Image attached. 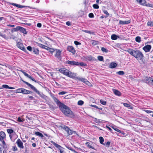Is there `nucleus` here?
<instances>
[{
	"mask_svg": "<svg viewBox=\"0 0 153 153\" xmlns=\"http://www.w3.org/2000/svg\"><path fill=\"white\" fill-rule=\"evenodd\" d=\"M126 51L137 59L142 60L144 58L143 54L139 50L136 49L134 50L132 49L129 48L126 50Z\"/></svg>",
	"mask_w": 153,
	"mask_h": 153,
	"instance_id": "nucleus-1",
	"label": "nucleus"
},
{
	"mask_svg": "<svg viewBox=\"0 0 153 153\" xmlns=\"http://www.w3.org/2000/svg\"><path fill=\"white\" fill-rule=\"evenodd\" d=\"M59 108L65 115L71 118L74 117L75 115L73 112L66 105L63 104Z\"/></svg>",
	"mask_w": 153,
	"mask_h": 153,
	"instance_id": "nucleus-2",
	"label": "nucleus"
},
{
	"mask_svg": "<svg viewBox=\"0 0 153 153\" xmlns=\"http://www.w3.org/2000/svg\"><path fill=\"white\" fill-rule=\"evenodd\" d=\"M23 82L27 85L28 86L30 87L31 89L36 94L39 95L40 97L42 98H44L45 95L42 93H40V92L37 90V89L29 83L26 81L23 80Z\"/></svg>",
	"mask_w": 153,
	"mask_h": 153,
	"instance_id": "nucleus-3",
	"label": "nucleus"
},
{
	"mask_svg": "<svg viewBox=\"0 0 153 153\" xmlns=\"http://www.w3.org/2000/svg\"><path fill=\"white\" fill-rule=\"evenodd\" d=\"M15 92L16 93H21L24 94H28L32 93L31 91L27 90L24 88H19L15 91Z\"/></svg>",
	"mask_w": 153,
	"mask_h": 153,
	"instance_id": "nucleus-4",
	"label": "nucleus"
},
{
	"mask_svg": "<svg viewBox=\"0 0 153 153\" xmlns=\"http://www.w3.org/2000/svg\"><path fill=\"white\" fill-rule=\"evenodd\" d=\"M51 143L54 146L57 148L59 150L60 153H66V151L67 150L66 149L60 146L53 141H52Z\"/></svg>",
	"mask_w": 153,
	"mask_h": 153,
	"instance_id": "nucleus-5",
	"label": "nucleus"
},
{
	"mask_svg": "<svg viewBox=\"0 0 153 153\" xmlns=\"http://www.w3.org/2000/svg\"><path fill=\"white\" fill-rule=\"evenodd\" d=\"M144 81L146 83L149 85H153V77H146Z\"/></svg>",
	"mask_w": 153,
	"mask_h": 153,
	"instance_id": "nucleus-6",
	"label": "nucleus"
},
{
	"mask_svg": "<svg viewBox=\"0 0 153 153\" xmlns=\"http://www.w3.org/2000/svg\"><path fill=\"white\" fill-rule=\"evenodd\" d=\"M7 4H11L12 5L15 6L18 8H22L24 7H28L29 8H30V6H23L21 5L20 4H17L16 3H10L9 2H7Z\"/></svg>",
	"mask_w": 153,
	"mask_h": 153,
	"instance_id": "nucleus-7",
	"label": "nucleus"
},
{
	"mask_svg": "<svg viewBox=\"0 0 153 153\" xmlns=\"http://www.w3.org/2000/svg\"><path fill=\"white\" fill-rule=\"evenodd\" d=\"M66 63L70 65L79 66V62L74 61L67 60L66 62Z\"/></svg>",
	"mask_w": 153,
	"mask_h": 153,
	"instance_id": "nucleus-8",
	"label": "nucleus"
},
{
	"mask_svg": "<svg viewBox=\"0 0 153 153\" xmlns=\"http://www.w3.org/2000/svg\"><path fill=\"white\" fill-rule=\"evenodd\" d=\"M59 71L61 73L66 76H67L69 71L65 68H60L59 70Z\"/></svg>",
	"mask_w": 153,
	"mask_h": 153,
	"instance_id": "nucleus-9",
	"label": "nucleus"
},
{
	"mask_svg": "<svg viewBox=\"0 0 153 153\" xmlns=\"http://www.w3.org/2000/svg\"><path fill=\"white\" fill-rule=\"evenodd\" d=\"M67 50L70 52H71L73 55L76 53V51L74 48L71 46H68L67 48Z\"/></svg>",
	"mask_w": 153,
	"mask_h": 153,
	"instance_id": "nucleus-10",
	"label": "nucleus"
},
{
	"mask_svg": "<svg viewBox=\"0 0 153 153\" xmlns=\"http://www.w3.org/2000/svg\"><path fill=\"white\" fill-rule=\"evenodd\" d=\"M17 46L24 51L26 52L27 51V50L24 47L22 43L20 42H18L17 44Z\"/></svg>",
	"mask_w": 153,
	"mask_h": 153,
	"instance_id": "nucleus-11",
	"label": "nucleus"
},
{
	"mask_svg": "<svg viewBox=\"0 0 153 153\" xmlns=\"http://www.w3.org/2000/svg\"><path fill=\"white\" fill-rule=\"evenodd\" d=\"M16 143L18 145V147L21 149H23L24 148V146L23 145V143L19 139H17L16 142Z\"/></svg>",
	"mask_w": 153,
	"mask_h": 153,
	"instance_id": "nucleus-12",
	"label": "nucleus"
},
{
	"mask_svg": "<svg viewBox=\"0 0 153 153\" xmlns=\"http://www.w3.org/2000/svg\"><path fill=\"white\" fill-rule=\"evenodd\" d=\"M76 78L78 80L82 81V82L86 84L87 85H89V84H90L89 82L88 81L87 79L85 78H81L79 77H77Z\"/></svg>",
	"mask_w": 153,
	"mask_h": 153,
	"instance_id": "nucleus-13",
	"label": "nucleus"
},
{
	"mask_svg": "<svg viewBox=\"0 0 153 153\" xmlns=\"http://www.w3.org/2000/svg\"><path fill=\"white\" fill-rule=\"evenodd\" d=\"M52 98L54 102L59 106V107H61L63 104L57 98L54 96H52Z\"/></svg>",
	"mask_w": 153,
	"mask_h": 153,
	"instance_id": "nucleus-14",
	"label": "nucleus"
},
{
	"mask_svg": "<svg viewBox=\"0 0 153 153\" xmlns=\"http://www.w3.org/2000/svg\"><path fill=\"white\" fill-rule=\"evenodd\" d=\"M151 45H148L144 47L143 48V49L145 52H147L150 51L151 48Z\"/></svg>",
	"mask_w": 153,
	"mask_h": 153,
	"instance_id": "nucleus-15",
	"label": "nucleus"
},
{
	"mask_svg": "<svg viewBox=\"0 0 153 153\" xmlns=\"http://www.w3.org/2000/svg\"><path fill=\"white\" fill-rule=\"evenodd\" d=\"M76 73H72L71 71H69L67 76L71 78H74L76 77Z\"/></svg>",
	"mask_w": 153,
	"mask_h": 153,
	"instance_id": "nucleus-16",
	"label": "nucleus"
},
{
	"mask_svg": "<svg viewBox=\"0 0 153 153\" xmlns=\"http://www.w3.org/2000/svg\"><path fill=\"white\" fill-rule=\"evenodd\" d=\"M56 53L55 55V56L58 59L60 58V55L61 54V51L59 49H56Z\"/></svg>",
	"mask_w": 153,
	"mask_h": 153,
	"instance_id": "nucleus-17",
	"label": "nucleus"
},
{
	"mask_svg": "<svg viewBox=\"0 0 153 153\" xmlns=\"http://www.w3.org/2000/svg\"><path fill=\"white\" fill-rule=\"evenodd\" d=\"M114 93L116 96H120L122 95V93L118 90L113 89H112Z\"/></svg>",
	"mask_w": 153,
	"mask_h": 153,
	"instance_id": "nucleus-18",
	"label": "nucleus"
},
{
	"mask_svg": "<svg viewBox=\"0 0 153 153\" xmlns=\"http://www.w3.org/2000/svg\"><path fill=\"white\" fill-rule=\"evenodd\" d=\"M19 30L20 31L25 34H27V31L26 30L23 28L22 27H20L19 26Z\"/></svg>",
	"mask_w": 153,
	"mask_h": 153,
	"instance_id": "nucleus-19",
	"label": "nucleus"
},
{
	"mask_svg": "<svg viewBox=\"0 0 153 153\" xmlns=\"http://www.w3.org/2000/svg\"><path fill=\"white\" fill-rule=\"evenodd\" d=\"M33 51L35 54L36 55L39 54V51L38 48L33 47Z\"/></svg>",
	"mask_w": 153,
	"mask_h": 153,
	"instance_id": "nucleus-20",
	"label": "nucleus"
},
{
	"mask_svg": "<svg viewBox=\"0 0 153 153\" xmlns=\"http://www.w3.org/2000/svg\"><path fill=\"white\" fill-rule=\"evenodd\" d=\"M94 58L92 56H87L85 57V60L86 61H91L94 60Z\"/></svg>",
	"mask_w": 153,
	"mask_h": 153,
	"instance_id": "nucleus-21",
	"label": "nucleus"
},
{
	"mask_svg": "<svg viewBox=\"0 0 153 153\" xmlns=\"http://www.w3.org/2000/svg\"><path fill=\"white\" fill-rule=\"evenodd\" d=\"M130 22V20L126 21H122L120 20L119 22V24L121 25H125L128 24H129Z\"/></svg>",
	"mask_w": 153,
	"mask_h": 153,
	"instance_id": "nucleus-22",
	"label": "nucleus"
},
{
	"mask_svg": "<svg viewBox=\"0 0 153 153\" xmlns=\"http://www.w3.org/2000/svg\"><path fill=\"white\" fill-rule=\"evenodd\" d=\"M117 66V64L116 63L112 62H111L110 65H109V68H115Z\"/></svg>",
	"mask_w": 153,
	"mask_h": 153,
	"instance_id": "nucleus-23",
	"label": "nucleus"
},
{
	"mask_svg": "<svg viewBox=\"0 0 153 153\" xmlns=\"http://www.w3.org/2000/svg\"><path fill=\"white\" fill-rule=\"evenodd\" d=\"M65 131L67 132L68 135H71L73 134L72 131L71 130L69 127Z\"/></svg>",
	"mask_w": 153,
	"mask_h": 153,
	"instance_id": "nucleus-24",
	"label": "nucleus"
},
{
	"mask_svg": "<svg viewBox=\"0 0 153 153\" xmlns=\"http://www.w3.org/2000/svg\"><path fill=\"white\" fill-rule=\"evenodd\" d=\"M35 134L39 137H41L42 138H43L44 137L43 135L39 131H36L35 133Z\"/></svg>",
	"mask_w": 153,
	"mask_h": 153,
	"instance_id": "nucleus-25",
	"label": "nucleus"
},
{
	"mask_svg": "<svg viewBox=\"0 0 153 153\" xmlns=\"http://www.w3.org/2000/svg\"><path fill=\"white\" fill-rule=\"evenodd\" d=\"M142 5L153 8V4L147 3V2H146V1L145 2H144V3L142 4Z\"/></svg>",
	"mask_w": 153,
	"mask_h": 153,
	"instance_id": "nucleus-26",
	"label": "nucleus"
},
{
	"mask_svg": "<svg viewBox=\"0 0 153 153\" xmlns=\"http://www.w3.org/2000/svg\"><path fill=\"white\" fill-rule=\"evenodd\" d=\"M142 5L153 8V4L147 3V2H146V1L145 2H144V3L142 4Z\"/></svg>",
	"mask_w": 153,
	"mask_h": 153,
	"instance_id": "nucleus-27",
	"label": "nucleus"
},
{
	"mask_svg": "<svg viewBox=\"0 0 153 153\" xmlns=\"http://www.w3.org/2000/svg\"><path fill=\"white\" fill-rule=\"evenodd\" d=\"M119 38V37L118 36H117L115 34H113L111 36V39L113 40H116L118 38Z\"/></svg>",
	"mask_w": 153,
	"mask_h": 153,
	"instance_id": "nucleus-28",
	"label": "nucleus"
},
{
	"mask_svg": "<svg viewBox=\"0 0 153 153\" xmlns=\"http://www.w3.org/2000/svg\"><path fill=\"white\" fill-rule=\"evenodd\" d=\"M7 133L10 134L12 133H15V132L12 128H9L7 129Z\"/></svg>",
	"mask_w": 153,
	"mask_h": 153,
	"instance_id": "nucleus-29",
	"label": "nucleus"
},
{
	"mask_svg": "<svg viewBox=\"0 0 153 153\" xmlns=\"http://www.w3.org/2000/svg\"><path fill=\"white\" fill-rule=\"evenodd\" d=\"M92 118L93 119V121L95 123H100L102 121V120H99L94 117H92Z\"/></svg>",
	"mask_w": 153,
	"mask_h": 153,
	"instance_id": "nucleus-30",
	"label": "nucleus"
},
{
	"mask_svg": "<svg viewBox=\"0 0 153 153\" xmlns=\"http://www.w3.org/2000/svg\"><path fill=\"white\" fill-rule=\"evenodd\" d=\"M61 128L63 129L65 131L68 128V127L67 126H66L64 125H62L59 126Z\"/></svg>",
	"mask_w": 153,
	"mask_h": 153,
	"instance_id": "nucleus-31",
	"label": "nucleus"
},
{
	"mask_svg": "<svg viewBox=\"0 0 153 153\" xmlns=\"http://www.w3.org/2000/svg\"><path fill=\"white\" fill-rule=\"evenodd\" d=\"M98 59L100 61H103L104 62V60L103 59V57L101 56H99L97 57Z\"/></svg>",
	"mask_w": 153,
	"mask_h": 153,
	"instance_id": "nucleus-32",
	"label": "nucleus"
},
{
	"mask_svg": "<svg viewBox=\"0 0 153 153\" xmlns=\"http://www.w3.org/2000/svg\"><path fill=\"white\" fill-rule=\"evenodd\" d=\"M135 41L139 43L141 41V37L139 36H137L135 38Z\"/></svg>",
	"mask_w": 153,
	"mask_h": 153,
	"instance_id": "nucleus-33",
	"label": "nucleus"
},
{
	"mask_svg": "<svg viewBox=\"0 0 153 153\" xmlns=\"http://www.w3.org/2000/svg\"><path fill=\"white\" fill-rule=\"evenodd\" d=\"M111 142L110 141H108L106 142H105L103 143V145L105 146L106 147H109L110 144Z\"/></svg>",
	"mask_w": 153,
	"mask_h": 153,
	"instance_id": "nucleus-34",
	"label": "nucleus"
},
{
	"mask_svg": "<svg viewBox=\"0 0 153 153\" xmlns=\"http://www.w3.org/2000/svg\"><path fill=\"white\" fill-rule=\"evenodd\" d=\"M99 140H100V143L103 145V142L104 141V139L102 137H99Z\"/></svg>",
	"mask_w": 153,
	"mask_h": 153,
	"instance_id": "nucleus-35",
	"label": "nucleus"
},
{
	"mask_svg": "<svg viewBox=\"0 0 153 153\" xmlns=\"http://www.w3.org/2000/svg\"><path fill=\"white\" fill-rule=\"evenodd\" d=\"M37 44H38V45L40 47V48H43L44 49V48H45V47H46V46L44 45H43L42 44H40V43H37V42H36Z\"/></svg>",
	"mask_w": 153,
	"mask_h": 153,
	"instance_id": "nucleus-36",
	"label": "nucleus"
},
{
	"mask_svg": "<svg viewBox=\"0 0 153 153\" xmlns=\"http://www.w3.org/2000/svg\"><path fill=\"white\" fill-rule=\"evenodd\" d=\"M141 5L144 3V2H145V0H136Z\"/></svg>",
	"mask_w": 153,
	"mask_h": 153,
	"instance_id": "nucleus-37",
	"label": "nucleus"
},
{
	"mask_svg": "<svg viewBox=\"0 0 153 153\" xmlns=\"http://www.w3.org/2000/svg\"><path fill=\"white\" fill-rule=\"evenodd\" d=\"M85 144L88 147L93 149H94V148L93 146L90 145V143L88 142H86Z\"/></svg>",
	"mask_w": 153,
	"mask_h": 153,
	"instance_id": "nucleus-38",
	"label": "nucleus"
},
{
	"mask_svg": "<svg viewBox=\"0 0 153 153\" xmlns=\"http://www.w3.org/2000/svg\"><path fill=\"white\" fill-rule=\"evenodd\" d=\"M19 26H17L16 28H13L11 32H16L19 30Z\"/></svg>",
	"mask_w": 153,
	"mask_h": 153,
	"instance_id": "nucleus-39",
	"label": "nucleus"
},
{
	"mask_svg": "<svg viewBox=\"0 0 153 153\" xmlns=\"http://www.w3.org/2000/svg\"><path fill=\"white\" fill-rule=\"evenodd\" d=\"M80 65L81 66H85L87 65V64L83 62H79V66Z\"/></svg>",
	"mask_w": 153,
	"mask_h": 153,
	"instance_id": "nucleus-40",
	"label": "nucleus"
},
{
	"mask_svg": "<svg viewBox=\"0 0 153 153\" xmlns=\"http://www.w3.org/2000/svg\"><path fill=\"white\" fill-rule=\"evenodd\" d=\"M84 103V102L81 100H80L78 101V102L77 104L78 105H82Z\"/></svg>",
	"mask_w": 153,
	"mask_h": 153,
	"instance_id": "nucleus-41",
	"label": "nucleus"
},
{
	"mask_svg": "<svg viewBox=\"0 0 153 153\" xmlns=\"http://www.w3.org/2000/svg\"><path fill=\"white\" fill-rule=\"evenodd\" d=\"M82 31L84 32L87 33H88L89 34H93V32H91V31H90L89 30H82Z\"/></svg>",
	"mask_w": 153,
	"mask_h": 153,
	"instance_id": "nucleus-42",
	"label": "nucleus"
},
{
	"mask_svg": "<svg viewBox=\"0 0 153 153\" xmlns=\"http://www.w3.org/2000/svg\"><path fill=\"white\" fill-rule=\"evenodd\" d=\"M117 73L119 75H123L124 74V72L123 71H120L117 72Z\"/></svg>",
	"mask_w": 153,
	"mask_h": 153,
	"instance_id": "nucleus-43",
	"label": "nucleus"
},
{
	"mask_svg": "<svg viewBox=\"0 0 153 153\" xmlns=\"http://www.w3.org/2000/svg\"><path fill=\"white\" fill-rule=\"evenodd\" d=\"M100 103L103 105H105L106 103V102L105 101H104L102 100H101L100 101Z\"/></svg>",
	"mask_w": 153,
	"mask_h": 153,
	"instance_id": "nucleus-44",
	"label": "nucleus"
},
{
	"mask_svg": "<svg viewBox=\"0 0 153 153\" xmlns=\"http://www.w3.org/2000/svg\"><path fill=\"white\" fill-rule=\"evenodd\" d=\"M101 50L102 52L105 53H107L108 51V50L107 49L103 47L101 48Z\"/></svg>",
	"mask_w": 153,
	"mask_h": 153,
	"instance_id": "nucleus-45",
	"label": "nucleus"
},
{
	"mask_svg": "<svg viewBox=\"0 0 153 153\" xmlns=\"http://www.w3.org/2000/svg\"><path fill=\"white\" fill-rule=\"evenodd\" d=\"M93 8L94 9H98L99 7L98 5L97 4H94L93 5Z\"/></svg>",
	"mask_w": 153,
	"mask_h": 153,
	"instance_id": "nucleus-46",
	"label": "nucleus"
},
{
	"mask_svg": "<svg viewBox=\"0 0 153 153\" xmlns=\"http://www.w3.org/2000/svg\"><path fill=\"white\" fill-rule=\"evenodd\" d=\"M148 25L150 26H153V22H148L147 23Z\"/></svg>",
	"mask_w": 153,
	"mask_h": 153,
	"instance_id": "nucleus-47",
	"label": "nucleus"
},
{
	"mask_svg": "<svg viewBox=\"0 0 153 153\" xmlns=\"http://www.w3.org/2000/svg\"><path fill=\"white\" fill-rule=\"evenodd\" d=\"M12 150L13 151H16L18 150V149L16 146H12Z\"/></svg>",
	"mask_w": 153,
	"mask_h": 153,
	"instance_id": "nucleus-48",
	"label": "nucleus"
},
{
	"mask_svg": "<svg viewBox=\"0 0 153 153\" xmlns=\"http://www.w3.org/2000/svg\"><path fill=\"white\" fill-rule=\"evenodd\" d=\"M123 105L125 106L128 108H129L131 106V105H130L126 103H124Z\"/></svg>",
	"mask_w": 153,
	"mask_h": 153,
	"instance_id": "nucleus-49",
	"label": "nucleus"
},
{
	"mask_svg": "<svg viewBox=\"0 0 153 153\" xmlns=\"http://www.w3.org/2000/svg\"><path fill=\"white\" fill-rule=\"evenodd\" d=\"M67 93V92L63 91L59 92L58 94L59 95H62L66 94Z\"/></svg>",
	"mask_w": 153,
	"mask_h": 153,
	"instance_id": "nucleus-50",
	"label": "nucleus"
},
{
	"mask_svg": "<svg viewBox=\"0 0 153 153\" xmlns=\"http://www.w3.org/2000/svg\"><path fill=\"white\" fill-rule=\"evenodd\" d=\"M88 16L90 18H93L94 16L92 13H90L89 14Z\"/></svg>",
	"mask_w": 153,
	"mask_h": 153,
	"instance_id": "nucleus-51",
	"label": "nucleus"
},
{
	"mask_svg": "<svg viewBox=\"0 0 153 153\" xmlns=\"http://www.w3.org/2000/svg\"><path fill=\"white\" fill-rule=\"evenodd\" d=\"M27 49L29 51H31L33 50V48L30 46H28L27 47Z\"/></svg>",
	"mask_w": 153,
	"mask_h": 153,
	"instance_id": "nucleus-52",
	"label": "nucleus"
},
{
	"mask_svg": "<svg viewBox=\"0 0 153 153\" xmlns=\"http://www.w3.org/2000/svg\"><path fill=\"white\" fill-rule=\"evenodd\" d=\"M55 50L54 49L51 48H50L49 49V51L51 52V53H52Z\"/></svg>",
	"mask_w": 153,
	"mask_h": 153,
	"instance_id": "nucleus-53",
	"label": "nucleus"
},
{
	"mask_svg": "<svg viewBox=\"0 0 153 153\" xmlns=\"http://www.w3.org/2000/svg\"><path fill=\"white\" fill-rule=\"evenodd\" d=\"M74 43L75 45H80L81 44V43L80 42L76 41H74Z\"/></svg>",
	"mask_w": 153,
	"mask_h": 153,
	"instance_id": "nucleus-54",
	"label": "nucleus"
},
{
	"mask_svg": "<svg viewBox=\"0 0 153 153\" xmlns=\"http://www.w3.org/2000/svg\"><path fill=\"white\" fill-rule=\"evenodd\" d=\"M22 73L25 76H26L28 78L30 76V75L28 74L26 72H23Z\"/></svg>",
	"mask_w": 153,
	"mask_h": 153,
	"instance_id": "nucleus-55",
	"label": "nucleus"
},
{
	"mask_svg": "<svg viewBox=\"0 0 153 153\" xmlns=\"http://www.w3.org/2000/svg\"><path fill=\"white\" fill-rule=\"evenodd\" d=\"M9 86L7 85H2V87L4 88H9Z\"/></svg>",
	"mask_w": 153,
	"mask_h": 153,
	"instance_id": "nucleus-56",
	"label": "nucleus"
},
{
	"mask_svg": "<svg viewBox=\"0 0 153 153\" xmlns=\"http://www.w3.org/2000/svg\"><path fill=\"white\" fill-rule=\"evenodd\" d=\"M17 121H19V122H23V120H22V118H21L20 117H19L18 118V119H17Z\"/></svg>",
	"mask_w": 153,
	"mask_h": 153,
	"instance_id": "nucleus-57",
	"label": "nucleus"
},
{
	"mask_svg": "<svg viewBox=\"0 0 153 153\" xmlns=\"http://www.w3.org/2000/svg\"><path fill=\"white\" fill-rule=\"evenodd\" d=\"M29 78L30 79L35 82H37L36 81L34 78L31 76H30Z\"/></svg>",
	"mask_w": 153,
	"mask_h": 153,
	"instance_id": "nucleus-58",
	"label": "nucleus"
},
{
	"mask_svg": "<svg viewBox=\"0 0 153 153\" xmlns=\"http://www.w3.org/2000/svg\"><path fill=\"white\" fill-rule=\"evenodd\" d=\"M145 111L147 113H153V111L149 110H145Z\"/></svg>",
	"mask_w": 153,
	"mask_h": 153,
	"instance_id": "nucleus-59",
	"label": "nucleus"
},
{
	"mask_svg": "<svg viewBox=\"0 0 153 153\" xmlns=\"http://www.w3.org/2000/svg\"><path fill=\"white\" fill-rule=\"evenodd\" d=\"M116 131H117L119 133H121V130H120L118 129L117 128H114L112 127Z\"/></svg>",
	"mask_w": 153,
	"mask_h": 153,
	"instance_id": "nucleus-60",
	"label": "nucleus"
},
{
	"mask_svg": "<svg viewBox=\"0 0 153 153\" xmlns=\"http://www.w3.org/2000/svg\"><path fill=\"white\" fill-rule=\"evenodd\" d=\"M4 139H0V141L2 142L3 145H5V143L4 140Z\"/></svg>",
	"mask_w": 153,
	"mask_h": 153,
	"instance_id": "nucleus-61",
	"label": "nucleus"
},
{
	"mask_svg": "<svg viewBox=\"0 0 153 153\" xmlns=\"http://www.w3.org/2000/svg\"><path fill=\"white\" fill-rule=\"evenodd\" d=\"M104 13L106 14L107 16H109V14L107 10H104L103 11Z\"/></svg>",
	"mask_w": 153,
	"mask_h": 153,
	"instance_id": "nucleus-62",
	"label": "nucleus"
},
{
	"mask_svg": "<svg viewBox=\"0 0 153 153\" xmlns=\"http://www.w3.org/2000/svg\"><path fill=\"white\" fill-rule=\"evenodd\" d=\"M37 26L38 27H40L42 26V24L41 23H39L37 24Z\"/></svg>",
	"mask_w": 153,
	"mask_h": 153,
	"instance_id": "nucleus-63",
	"label": "nucleus"
},
{
	"mask_svg": "<svg viewBox=\"0 0 153 153\" xmlns=\"http://www.w3.org/2000/svg\"><path fill=\"white\" fill-rule=\"evenodd\" d=\"M66 24L68 26H70L71 25V23H70V22L69 21L67 22H66Z\"/></svg>",
	"mask_w": 153,
	"mask_h": 153,
	"instance_id": "nucleus-64",
	"label": "nucleus"
}]
</instances>
